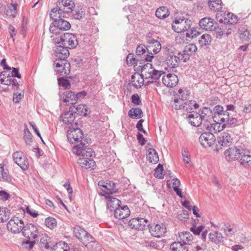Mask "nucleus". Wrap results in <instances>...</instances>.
<instances>
[{"instance_id": "f257e3e1", "label": "nucleus", "mask_w": 251, "mask_h": 251, "mask_svg": "<svg viewBox=\"0 0 251 251\" xmlns=\"http://www.w3.org/2000/svg\"><path fill=\"white\" fill-rule=\"evenodd\" d=\"M72 151L75 154L81 156L77 160V163L80 166L86 169H94L96 163L93 158L95 153L92 149L87 148L84 143H81L74 146Z\"/></svg>"}, {"instance_id": "f03ea898", "label": "nucleus", "mask_w": 251, "mask_h": 251, "mask_svg": "<svg viewBox=\"0 0 251 251\" xmlns=\"http://www.w3.org/2000/svg\"><path fill=\"white\" fill-rule=\"evenodd\" d=\"M190 93L185 88L179 89L174 94V100L172 103L173 108L181 110L182 104L189 98Z\"/></svg>"}, {"instance_id": "7ed1b4c3", "label": "nucleus", "mask_w": 251, "mask_h": 251, "mask_svg": "<svg viewBox=\"0 0 251 251\" xmlns=\"http://www.w3.org/2000/svg\"><path fill=\"white\" fill-rule=\"evenodd\" d=\"M192 22L186 18H176L172 24L174 31L177 33L187 31L191 27Z\"/></svg>"}, {"instance_id": "20e7f679", "label": "nucleus", "mask_w": 251, "mask_h": 251, "mask_svg": "<svg viewBox=\"0 0 251 251\" xmlns=\"http://www.w3.org/2000/svg\"><path fill=\"white\" fill-rule=\"evenodd\" d=\"M213 121L216 123H221L225 125H232L237 122V119L232 116V113L225 111L217 116H213Z\"/></svg>"}, {"instance_id": "39448f33", "label": "nucleus", "mask_w": 251, "mask_h": 251, "mask_svg": "<svg viewBox=\"0 0 251 251\" xmlns=\"http://www.w3.org/2000/svg\"><path fill=\"white\" fill-rule=\"evenodd\" d=\"M71 28V24L68 21L62 19L52 22L50 26V31L54 34L59 33V30H68Z\"/></svg>"}, {"instance_id": "423d86ee", "label": "nucleus", "mask_w": 251, "mask_h": 251, "mask_svg": "<svg viewBox=\"0 0 251 251\" xmlns=\"http://www.w3.org/2000/svg\"><path fill=\"white\" fill-rule=\"evenodd\" d=\"M60 40L62 45L70 49H74L78 44L76 36L71 33H64L60 37Z\"/></svg>"}, {"instance_id": "0eeeda50", "label": "nucleus", "mask_w": 251, "mask_h": 251, "mask_svg": "<svg viewBox=\"0 0 251 251\" xmlns=\"http://www.w3.org/2000/svg\"><path fill=\"white\" fill-rule=\"evenodd\" d=\"M53 65L55 71L61 75H66L70 72V64L66 60L56 59Z\"/></svg>"}, {"instance_id": "6e6552de", "label": "nucleus", "mask_w": 251, "mask_h": 251, "mask_svg": "<svg viewBox=\"0 0 251 251\" xmlns=\"http://www.w3.org/2000/svg\"><path fill=\"white\" fill-rule=\"evenodd\" d=\"M168 55L166 59V63L170 68H175L178 67L180 63V57L176 55L174 53L175 48L172 46H168Z\"/></svg>"}, {"instance_id": "1a4fd4ad", "label": "nucleus", "mask_w": 251, "mask_h": 251, "mask_svg": "<svg viewBox=\"0 0 251 251\" xmlns=\"http://www.w3.org/2000/svg\"><path fill=\"white\" fill-rule=\"evenodd\" d=\"M24 227L23 221L19 217L12 218L7 223V229L13 233L20 232Z\"/></svg>"}, {"instance_id": "9d476101", "label": "nucleus", "mask_w": 251, "mask_h": 251, "mask_svg": "<svg viewBox=\"0 0 251 251\" xmlns=\"http://www.w3.org/2000/svg\"><path fill=\"white\" fill-rule=\"evenodd\" d=\"M199 113L201 118L202 126L204 128L213 120V111L210 108L204 107L200 109Z\"/></svg>"}, {"instance_id": "9b49d317", "label": "nucleus", "mask_w": 251, "mask_h": 251, "mask_svg": "<svg viewBox=\"0 0 251 251\" xmlns=\"http://www.w3.org/2000/svg\"><path fill=\"white\" fill-rule=\"evenodd\" d=\"M13 159L14 162L21 167L23 170H26L28 168L29 163L24 154L21 151H17L13 154Z\"/></svg>"}, {"instance_id": "f8f14e48", "label": "nucleus", "mask_w": 251, "mask_h": 251, "mask_svg": "<svg viewBox=\"0 0 251 251\" xmlns=\"http://www.w3.org/2000/svg\"><path fill=\"white\" fill-rule=\"evenodd\" d=\"M22 234L25 237L29 240H33L38 236L39 231L36 226L32 224H28L24 226Z\"/></svg>"}, {"instance_id": "ddd939ff", "label": "nucleus", "mask_w": 251, "mask_h": 251, "mask_svg": "<svg viewBox=\"0 0 251 251\" xmlns=\"http://www.w3.org/2000/svg\"><path fill=\"white\" fill-rule=\"evenodd\" d=\"M82 131L79 128L70 127L67 132V138L71 143L74 144L82 140L83 137Z\"/></svg>"}, {"instance_id": "4468645a", "label": "nucleus", "mask_w": 251, "mask_h": 251, "mask_svg": "<svg viewBox=\"0 0 251 251\" xmlns=\"http://www.w3.org/2000/svg\"><path fill=\"white\" fill-rule=\"evenodd\" d=\"M244 149H239L236 147H232L227 149L225 151L226 158L228 161H233L238 159L242 155V151Z\"/></svg>"}, {"instance_id": "2eb2a0df", "label": "nucleus", "mask_w": 251, "mask_h": 251, "mask_svg": "<svg viewBox=\"0 0 251 251\" xmlns=\"http://www.w3.org/2000/svg\"><path fill=\"white\" fill-rule=\"evenodd\" d=\"M57 6L60 11L64 13L72 12L75 9V4L73 0H60L57 2Z\"/></svg>"}, {"instance_id": "dca6fc26", "label": "nucleus", "mask_w": 251, "mask_h": 251, "mask_svg": "<svg viewBox=\"0 0 251 251\" xmlns=\"http://www.w3.org/2000/svg\"><path fill=\"white\" fill-rule=\"evenodd\" d=\"M199 25L201 28L207 31H214L218 28L217 24L210 17H205L201 19Z\"/></svg>"}, {"instance_id": "f3484780", "label": "nucleus", "mask_w": 251, "mask_h": 251, "mask_svg": "<svg viewBox=\"0 0 251 251\" xmlns=\"http://www.w3.org/2000/svg\"><path fill=\"white\" fill-rule=\"evenodd\" d=\"M201 145L204 147H210L215 142L214 134L208 131L202 133L199 138Z\"/></svg>"}, {"instance_id": "a211bd4d", "label": "nucleus", "mask_w": 251, "mask_h": 251, "mask_svg": "<svg viewBox=\"0 0 251 251\" xmlns=\"http://www.w3.org/2000/svg\"><path fill=\"white\" fill-rule=\"evenodd\" d=\"M149 230L152 236L160 238L166 232L165 226L163 224L150 225Z\"/></svg>"}, {"instance_id": "6ab92c4d", "label": "nucleus", "mask_w": 251, "mask_h": 251, "mask_svg": "<svg viewBox=\"0 0 251 251\" xmlns=\"http://www.w3.org/2000/svg\"><path fill=\"white\" fill-rule=\"evenodd\" d=\"M187 120L189 123L194 126H199L201 128H203L202 126V123L201 121V116L199 112L195 111H190V113L187 114Z\"/></svg>"}, {"instance_id": "aec40b11", "label": "nucleus", "mask_w": 251, "mask_h": 251, "mask_svg": "<svg viewBox=\"0 0 251 251\" xmlns=\"http://www.w3.org/2000/svg\"><path fill=\"white\" fill-rule=\"evenodd\" d=\"M162 82L168 87L175 86L178 82V79L176 75L173 74H168L162 77Z\"/></svg>"}, {"instance_id": "412c9836", "label": "nucleus", "mask_w": 251, "mask_h": 251, "mask_svg": "<svg viewBox=\"0 0 251 251\" xmlns=\"http://www.w3.org/2000/svg\"><path fill=\"white\" fill-rule=\"evenodd\" d=\"M68 48L61 45L56 46L54 50V54L56 57V59L66 60L69 55V51Z\"/></svg>"}, {"instance_id": "4be33fe9", "label": "nucleus", "mask_w": 251, "mask_h": 251, "mask_svg": "<svg viewBox=\"0 0 251 251\" xmlns=\"http://www.w3.org/2000/svg\"><path fill=\"white\" fill-rule=\"evenodd\" d=\"M177 240L185 246L187 244L192 246L195 243L193 242V236L189 232H182L179 233Z\"/></svg>"}, {"instance_id": "5701e85b", "label": "nucleus", "mask_w": 251, "mask_h": 251, "mask_svg": "<svg viewBox=\"0 0 251 251\" xmlns=\"http://www.w3.org/2000/svg\"><path fill=\"white\" fill-rule=\"evenodd\" d=\"M130 210L126 205L120 206L115 209L114 215L115 218L119 219L126 218L130 215Z\"/></svg>"}, {"instance_id": "b1692460", "label": "nucleus", "mask_w": 251, "mask_h": 251, "mask_svg": "<svg viewBox=\"0 0 251 251\" xmlns=\"http://www.w3.org/2000/svg\"><path fill=\"white\" fill-rule=\"evenodd\" d=\"M217 140L220 147H226L230 145L232 143V138L229 133L224 132L220 134Z\"/></svg>"}, {"instance_id": "393cba45", "label": "nucleus", "mask_w": 251, "mask_h": 251, "mask_svg": "<svg viewBox=\"0 0 251 251\" xmlns=\"http://www.w3.org/2000/svg\"><path fill=\"white\" fill-rule=\"evenodd\" d=\"M149 45L147 48L148 52H152L154 54L158 53L161 49V45L159 42L155 39L148 41Z\"/></svg>"}, {"instance_id": "a878e982", "label": "nucleus", "mask_w": 251, "mask_h": 251, "mask_svg": "<svg viewBox=\"0 0 251 251\" xmlns=\"http://www.w3.org/2000/svg\"><path fill=\"white\" fill-rule=\"evenodd\" d=\"M106 199L107 200V207L111 211H114L120 206L121 201L118 199L113 197L110 195L105 196Z\"/></svg>"}, {"instance_id": "bb28decb", "label": "nucleus", "mask_w": 251, "mask_h": 251, "mask_svg": "<svg viewBox=\"0 0 251 251\" xmlns=\"http://www.w3.org/2000/svg\"><path fill=\"white\" fill-rule=\"evenodd\" d=\"M75 118V114L72 111H66L61 116V119L62 122L68 126H73Z\"/></svg>"}, {"instance_id": "cd10ccee", "label": "nucleus", "mask_w": 251, "mask_h": 251, "mask_svg": "<svg viewBox=\"0 0 251 251\" xmlns=\"http://www.w3.org/2000/svg\"><path fill=\"white\" fill-rule=\"evenodd\" d=\"M144 78L145 77L142 74L135 73L131 76V81L134 87L139 88L143 85Z\"/></svg>"}, {"instance_id": "c85d7f7f", "label": "nucleus", "mask_w": 251, "mask_h": 251, "mask_svg": "<svg viewBox=\"0 0 251 251\" xmlns=\"http://www.w3.org/2000/svg\"><path fill=\"white\" fill-rule=\"evenodd\" d=\"M226 125L224 124H221V123H216L211 124L210 123L207 126H206L204 128L206 130L209 131L210 132L217 133L224 129Z\"/></svg>"}, {"instance_id": "c756f323", "label": "nucleus", "mask_w": 251, "mask_h": 251, "mask_svg": "<svg viewBox=\"0 0 251 251\" xmlns=\"http://www.w3.org/2000/svg\"><path fill=\"white\" fill-rule=\"evenodd\" d=\"M182 106L181 109L187 111L188 113H190V111H194V109H196L199 107V105L195 100L185 101L182 104Z\"/></svg>"}, {"instance_id": "7c9ffc66", "label": "nucleus", "mask_w": 251, "mask_h": 251, "mask_svg": "<svg viewBox=\"0 0 251 251\" xmlns=\"http://www.w3.org/2000/svg\"><path fill=\"white\" fill-rule=\"evenodd\" d=\"M64 101L67 104H74L77 101V97L75 94L71 91H66L64 93Z\"/></svg>"}, {"instance_id": "2f4dec72", "label": "nucleus", "mask_w": 251, "mask_h": 251, "mask_svg": "<svg viewBox=\"0 0 251 251\" xmlns=\"http://www.w3.org/2000/svg\"><path fill=\"white\" fill-rule=\"evenodd\" d=\"M147 159L152 164L157 163L159 161V156L156 151L152 148H150L147 152Z\"/></svg>"}, {"instance_id": "473e14b6", "label": "nucleus", "mask_w": 251, "mask_h": 251, "mask_svg": "<svg viewBox=\"0 0 251 251\" xmlns=\"http://www.w3.org/2000/svg\"><path fill=\"white\" fill-rule=\"evenodd\" d=\"M208 238L212 242L218 244L223 241L224 237L221 232L214 231L209 234Z\"/></svg>"}, {"instance_id": "72a5a7b5", "label": "nucleus", "mask_w": 251, "mask_h": 251, "mask_svg": "<svg viewBox=\"0 0 251 251\" xmlns=\"http://www.w3.org/2000/svg\"><path fill=\"white\" fill-rule=\"evenodd\" d=\"M65 15L66 14L62 11H60L59 8L58 7L52 9L50 13V17L53 20V22H55V21L59 20V19L65 18Z\"/></svg>"}, {"instance_id": "f704fd0d", "label": "nucleus", "mask_w": 251, "mask_h": 251, "mask_svg": "<svg viewBox=\"0 0 251 251\" xmlns=\"http://www.w3.org/2000/svg\"><path fill=\"white\" fill-rule=\"evenodd\" d=\"M242 155H241V159L240 160V163L242 165H248L251 166V155L250 152L247 150H243L242 151Z\"/></svg>"}, {"instance_id": "c9c22d12", "label": "nucleus", "mask_w": 251, "mask_h": 251, "mask_svg": "<svg viewBox=\"0 0 251 251\" xmlns=\"http://www.w3.org/2000/svg\"><path fill=\"white\" fill-rule=\"evenodd\" d=\"M80 237V238L78 239L86 246L89 243L95 241L94 238L86 231L85 232V233H82Z\"/></svg>"}, {"instance_id": "e433bc0d", "label": "nucleus", "mask_w": 251, "mask_h": 251, "mask_svg": "<svg viewBox=\"0 0 251 251\" xmlns=\"http://www.w3.org/2000/svg\"><path fill=\"white\" fill-rule=\"evenodd\" d=\"M211 42L212 37L208 34H203L199 39V43L201 47L209 46Z\"/></svg>"}, {"instance_id": "4c0bfd02", "label": "nucleus", "mask_w": 251, "mask_h": 251, "mask_svg": "<svg viewBox=\"0 0 251 251\" xmlns=\"http://www.w3.org/2000/svg\"><path fill=\"white\" fill-rule=\"evenodd\" d=\"M153 68L152 67V64L148 63L144 65L141 69V74L142 76L145 77V79H148L150 76H151V71H153Z\"/></svg>"}, {"instance_id": "58836bf2", "label": "nucleus", "mask_w": 251, "mask_h": 251, "mask_svg": "<svg viewBox=\"0 0 251 251\" xmlns=\"http://www.w3.org/2000/svg\"><path fill=\"white\" fill-rule=\"evenodd\" d=\"M169 15L168 9L165 6H162L158 8L156 12V16L161 19H163L167 17Z\"/></svg>"}, {"instance_id": "ea45409f", "label": "nucleus", "mask_w": 251, "mask_h": 251, "mask_svg": "<svg viewBox=\"0 0 251 251\" xmlns=\"http://www.w3.org/2000/svg\"><path fill=\"white\" fill-rule=\"evenodd\" d=\"M170 248L172 251H188V248L181 242H175L173 243Z\"/></svg>"}, {"instance_id": "a19ab883", "label": "nucleus", "mask_w": 251, "mask_h": 251, "mask_svg": "<svg viewBox=\"0 0 251 251\" xmlns=\"http://www.w3.org/2000/svg\"><path fill=\"white\" fill-rule=\"evenodd\" d=\"M208 5L211 10L219 11L222 9L221 0H209Z\"/></svg>"}, {"instance_id": "79ce46f5", "label": "nucleus", "mask_w": 251, "mask_h": 251, "mask_svg": "<svg viewBox=\"0 0 251 251\" xmlns=\"http://www.w3.org/2000/svg\"><path fill=\"white\" fill-rule=\"evenodd\" d=\"M200 34V32L198 31V27H196L192 23L191 27L186 31V36L188 38H194L198 36Z\"/></svg>"}, {"instance_id": "37998d69", "label": "nucleus", "mask_w": 251, "mask_h": 251, "mask_svg": "<svg viewBox=\"0 0 251 251\" xmlns=\"http://www.w3.org/2000/svg\"><path fill=\"white\" fill-rule=\"evenodd\" d=\"M238 33L239 37L242 41H247L250 39L251 34L249 30L245 27H241L239 29Z\"/></svg>"}, {"instance_id": "c03bdc74", "label": "nucleus", "mask_w": 251, "mask_h": 251, "mask_svg": "<svg viewBox=\"0 0 251 251\" xmlns=\"http://www.w3.org/2000/svg\"><path fill=\"white\" fill-rule=\"evenodd\" d=\"M128 116L132 119H138L143 116V113L140 108H131L128 113Z\"/></svg>"}, {"instance_id": "a18cd8bd", "label": "nucleus", "mask_w": 251, "mask_h": 251, "mask_svg": "<svg viewBox=\"0 0 251 251\" xmlns=\"http://www.w3.org/2000/svg\"><path fill=\"white\" fill-rule=\"evenodd\" d=\"M117 190V189L116 187L115 184L112 181L106 182L105 185V189H103V191L108 194L116 193Z\"/></svg>"}, {"instance_id": "49530a36", "label": "nucleus", "mask_w": 251, "mask_h": 251, "mask_svg": "<svg viewBox=\"0 0 251 251\" xmlns=\"http://www.w3.org/2000/svg\"><path fill=\"white\" fill-rule=\"evenodd\" d=\"M1 174V178L3 181L10 182L12 180L11 176L9 174L7 169H4L3 166L0 164V175Z\"/></svg>"}, {"instance_id": "de8ad7c7", "label": "nucleus", "mask_w": 251, "mask_h": 251, "mask_svg": "<svg viewBox=\"0 0 251 251\" xmlns=\"http://www.w3.org/2000/svg\"><path fill=\"white\" fill-rule=\"evenodd\" d=\"M17 4L16 3H11L10 5H8V8L5 10V14L9 16H12L13 17H15L17 12Z\"/></svg>"}, {"instance_id": "09e8293b", "label": "nucleus", "mask_w": 251, "mask_h": 251, "mask_svg": "<svg viewBox=\"0 0 251 251\" xmlns=\"http://www.w3.org/2000/svg\"><path fill=\"white\" fill-rule=\"evenodd\" d=\"M45 224L46 226L50 229H53L57 226V221L55 218L52 217H50L46 218Z\"/></svg>"}, {"instance_id": "8fccbe9b", "label": "nucleus", "mask_w": 251, "mask_h": 251, "mask_svg": "<svg viewBox=\"0 0 251 251\" xmlns=\"http://www.w3.org/2000/svg\"><path fill=\"white\" fill-rule=\"evenodd\" d=\"M192 251H208L205 244L203 243L199 244L198 242H195L192 246Z\"/></svg>"}, {"instance_id": "3c124183", "label": "nucleus", "mask_w": 251, "mask_h": 251, "mask_svg": "<svg viewBox=\"0 0 251 251\" xmlns=\"http://www.w3.org/2000/svg\"><path fill=\"white\" fill-rule=\"evenodd\" d=\"M50 238L46 235L42 236L40 240L39 245L40 248L48 249L50 248L48 241Z\"/></svg>"}, {"instance_id": "603ef678", "label": "nucleus", "mask_w": 251, "mask_h": 251, "mask_svg": "<svg viewBox=\"0 0 251 251\" xmlns=\"http://www.w3.org/2000/svg\"><path fill=\"white\" fill-rule=\"evenodd\" d=\"M216 19L221 23L224 24H229V15L228 12L227 13H224L223 14H217L216 15Z\"/></svg>"}, {"instance_id": "864d4df0", "label": "nucleus", "mask_w": 251, "mask_h": 251, "mask_svg": "<svg viewBox=\"0 0 251 251\" xmlns=\"http://www.w3.org/2000/svg\"><path fill=\"white\" fill-rule=\"evenodd\" d=\"M8 217V210L5 207H0V223L6 222Z\"/></svg>"}, {"instance_id": "5fc2aeb1", "label": "nucleus", "mask_w": 251, "mask_h": 251, "mask_svg": "<svg viewBox=\"0 0 251 251\" xmlns=\"http://www.w3.org/2000/svg\"><path fill=\"white\" fill-rule=\"evenodd\" d=\"M24 134H25V141L26 144L28 145H30L32 142V135L30 132L29 131L28 128L25 126L24 129Z\"/></svg>"}, {"instance_id": "6e6d98bb", "label": "nucleus", "mask_w": 251, "mask_h": 251, "mask_svg": "<svg viewBox=\"0 0 251 251\" xmlns=\"http://www.w3.org/2000/svg\"><path fill=\"white\" fill-rule=\"evenodd\" d=\"M88 109L85 105H78L75 108V113L82 116H86L87 114Z\"/></svg>"}, {"instance_id": "4d7b16f0", "label": "nucleus", "mask_w": 251, "mask_h": 251, "mask_svg": "<svg viewBox=\"0 0 251 251\" xmlns=\"http://www.w3.org/2000/svg\"><path fill=\"white\" fill-rule=\"evenodd\" d=\"M150 225V222L147 219H145L142 218H139V230H143L147 227H149Z\"/></svg>"}, {"instance_id": "13d9d810", "label": "nucleus", "mask_w": 251, "mask_h": 251, "mask_svg": "<svg viewBox=\"0 0 251 251\" xmlns=\"http://www.w3.org/2000/svg\"><path fill=\"white\" fill-rule=\"evenodd\" d=\"M86 230L79 226H75L73 228V232L75 237L78 239L80 238V236L82 233H85Z\"/></svg>"}, {"instance_id": "bf43d9fd", "label": "nucleus", "mask_w": 251, "mask_h": 251, "mask_svg": "<svg viewBox=\"0 0 251 251\" xmlns=\"http://www.w3.org/2000/svg\"><path fill=\"white\" fill-rule=\"evenodd\" d=\"M184 50V52H187L190 55H192L197 51V47L194 44H189L185 47Z\"/></svg>"}, {"instance_id": "052dcab7", "label": "nucleus", "mask_w": 251, "mask_h": 251, "mask_svg": "<svg viewBox=\"0 0 251 251\" xmlns=\"http://www.w3.org/2000/svg\"><path fill=\"white\" fill-rule=\"evenodd\" d=\"M164 73L163 71H158L153 69V71H151V76L148 77V79L151 78L152 79L154 80L158 79Z\"/></svg>"}, {"instance_id": "680f3d73", "label": "nucleus", "mask_w": 251, "mask_h": 251, "mask_svg": "<svg viewBox=\"0 0 251 251\" xmlns=\"http://www.w3.org/2000/svg\"><path fill=\"white\" fill-rule=\"evenodd\" d=\"M163 170V166L160 164H158L157 167L154 170V176L159 179L163 178L162 172Z\"/></svg>"}, {"instance_id": "e2e57ef3", "label": "nucleus", "mask_w": 251, "mask_h": 251, "mask_svg": "<svg viewBox=\"0 0 251 251\" xmlns=\"http://www.w3.org/2000/svg\"><path fill=\"white\" fill-rule=\"evenodd\" d=\"M58 84L59 86L63 87L65 89H67L70 87V83L67 79H64L63 77H60L58 79Z\"/></svg>"}, {"instance_id": "0e129e2a", "label": "nucleus", "mask_w": 251, "mask_h": 251, "mask_svg": "<svg viewBox=\"0 0 251 251\" xmlns=\"http://www.w3.org/2000/svg\"><path fill=\"white\" fill-rule=\"evenodd\" d=\"M178 56L180 57V61L182 60L183 62H186L189 59L191 55L187 52H184V50H183L182 52H179L178 53Z\"/></svg>"}, {"instance_id": "69168bd1", "label": "nucleus", "mask_w": 251, "mask_h": 251, "mask_svg": "<svg viewBox=\"0 0 251 251\" xmlns=\"http://www.w3.org/2000/svg\"><path fill=\"white\" fill-rule=\"evenodd\" d=\"M128 225L131 228H134L138 230L139 218L131 219L128 222Z\"/></svg>"}, {"instance_id": "338daca9", "label": "nucleus", "mask_w": 251, "mask_h": 251, "mask_svg": "<svg viewBox=\"0 0 251 251\" xmlns=\"http://www.w3.org/2000/svg\"><path fill=\"white\" fill-rule=\"evenodd\" d=\"M204 228V226H196L194 225L192 227L190 228V230L195 235H198L201 233V232L202 231Z\"/></svg>"}, {"instance_id": "774afa93", "label": "nucleus", "mask_w": 251, "mask_h": 251, "mask_svg": "<svg viewBox=\"0 0 251 251\" xmlns=\"http://www.w3.org/2000/svg\"><path fill=\"white\" fill-rule=\"evenodd\" d=\"M126 62L128 65L132 66L137 65L136 60L133 57V54L129 53L126 57Z\"/></svg>"}]
</instances>
